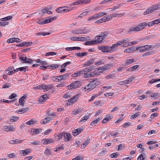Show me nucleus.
<instances>
[{"instance_id": "7c9ffc66", "label": "nucleus", "mask_w": 160, "mask_h": 160, "mask_svg": "<svg viewBox=\"0 0 160 160\" xmlns=\"http://www.w3.org/2000/svg\"><path fill=\"white\" fill-rule=\"evenodd\" d=\"M37 35L45 36L46 35H49L50 33L48 32H40L38 33H36Z\"/></svg>"}, {"instance_id": "37998d69", "label": "nucleus", "mask_w": 160, "mask_h": 160, "mask_svg": "<svg viewBox=\"0 0 160 160\" xmlns=\"http://www.w3.org/2000/svg\"><path fill=\"white\" fill-rule=\"evenodd\" d=\"M121 4H118L111 8L112 11L115 10L116 9H118L121 7Z\"/></svg>"}, {"instance_id": "e433bc0d", "label": "nucleus", "mask_w": 160, "mask_h": 160, "mask_svg": "<svg viewBox=\"0 0 160 160\" xmlns=\"http://www.w3.org/2000/svg\"><path fill=\"white\" fill-rule=\"evenodd\" d=\"M81 74H82V73L81 71L75 73L74 74H73L72 76V77H78Z\"/></svg>"}, {"instance_id": "aec40b11", "label": "nucleus", "mask_w": 160, "mask_h": 160, "mask_svg": "<svg viewBox=\"0 0 160 160\" xmlns=\"http://www.w3.org/2000/svg\"><path fill=\"white\" fill-rule=\"evenodd\" d=\"M83 74H84V75L83 76V77L84 78H86L93 77H94V73L88 72H86V73H84Z\"/></svg>"}, {"instance_id": "ea45409f", "label": "nucleus", "mask_w": 160, "mask_h": 160, "mask_svg": "<svg viewBox=\"0 0 160 160\" xmlns=\"http://www.w3.org/2000/svg\"><path fill=\"white\" fill-rule=\"evenodd\" d=\"M151 10L152 12L158 10L157 8V6H156L155 4H154L151 7H149Z\"/></svg>"}, {"instance_id": "412c9836", "label": "nucleus", "mask_w": 160, "mask_h": 160, "mask_svg": "<svg viewBox=\"0 0 160 160\" xmlns=\"http://www.w3.org/2000/svg\"><path fill=\"white\" fill-rule=\"evenodd\" d=\"M112 117L109 115H107L105 118L102 120V122L103 123H105L108 121L111 120Z\"/></svg>"}, {"instance_id": "c756f323", "label": "nucleus", "mask_w": 160, "mask_h": 160, "mask_svg": "<svg viewBox=\"0 0 160 160\" xmlns=\"http://www.w3.org/2000/svg\"><path fill=\"white\" fill-rule=\"evenodd\" d=\"M90 116V115L88 114V115H86L83 117L81 120L79 121V123H81V122H85L89 118Z\"/></svg>"}, {"instance_id": "8fccbe9b", "label": "nucleus", "mask_w": 160, "mask_h": 160, "mask_svg": "<svg viewBox=\"0 0 160 160\" xmlns=\"http://www.w3.org/2000/svg\"><path fill=\"white\" fill-rule=\"evenodd\" d=\"M96 44L94 40L88 41L85 43L86 45H92Z\"/></svg>"}, {"instance_id": "f3484780", "label": "nucleus", "mask_w": 160, "mask_h": 160, "mask_svg": "<svg viewBox=\"0 0 160 160\" xmlns=\"http://www.w3.org/2000/svg\"><path fill=\"white\" fill-rule=\"evenodd\" d=\"M22 140L18 139H15L13 140H11L9 141V143L12 144L21 143L22 142Z\"/></svg>"}, {"instance_id": "4be33fe9", "label": "nucleus", "mask_w": 160, "mask_h": 160, "mask_svg": "<svg viewBox=\"0 0 160 160\" xmlns=\"http://www.w3.org/2000/svg\"><path fill=\"white\" fill-rule=\"evenodd\" d=\"M94 62V59H92L88 61V62H86L84 64L83 66V67H85L87 66H89L91 65Z\"/></svg>"}, {"instance_id": "49530a36", "label": "nucleus", "mask_w": 160, "mask_h": 160, "mask_svg": "<svg viewBox=\"0 0 160 160\" xmlns=\"http://www.w3.org/2000/svg\"><path fill=\"white\" fill-rule=\"evenodd\" d=\"M66 8H64L65 9H63V12H69V11H71L72 9V8H68L67 7H66Z\"/></svg>"}, {"instance_id": "39448f33", "label": "nucleus", "mask_w": 160, "mask_h": 160, "mask_svg": "<svg viewBox=\"0 0 160 160\" xmlns=\"http://www.w3.org/2000/svg\"><path fill=\"white\" fill-rule=\"evenodd\" d=\"M81 86V82L79 81H76L67 86V89L70 90L79 88Z\"/></svg>"}, {"instance_id": "423d86ee", "label": "nucleus", "mask_w": 160, "mask_h": 160, "mask_svg": "<svg viewBox=\"0 0 160 160\" xmlns=\"http://www.w3.org/2000/svg\"><path fill=\"white\" fill-rule=\"evenodd\" d=\"M19 59L21 60L22 62L23 63H29L30 64H32L33 63V60L29 58H27L24 55L22 57H20Z\"/></svg>"}, {"instance_id": "72a5a7b5", "label": "nucleus", "mask_w": 160, "mask_h": 160, "mask_svg": "<svg viewBox=\"0 0 160 160\" xmlns=\"http://www.w3.org/2000/svg\"><path fill=\"white\" fill-rule=\"evenodd\" d=\"M91 11H87L84 12L80 14L78 17L79 18H82L84 16H85L87 15L89 13H90Z\"/></svg>"}, {"instance_id": "a18cd8bd", "label": "nucleus", "mask_w": 160, "mask_h": 160, "mask_svg": "<svg viewBox=\"0 0 160 160\" xmlns=\"http://www.w3.org/2000/svg\"><path fill=\"white\" fill-rule=\"evenodd\" d=\"M58 77H59V76H54L52 77V80L54 82H59V81H61V80H60V79L58 78Z\"/></svg>"}, {"instance_id": "3c124183", "label": "nucleus", "mask_w": 160, "mask_h": 160, "mask_svg": "<svg viewBox=\"0 0 160 160\" xmlns=\"http://www.w3.org/2000/svg\"><path fill=\"white\" fill-rule=\"evenodd\" d=\"M51 152V150L48 148H47L46 149L44 153L46 154V155H48L49 154H50Z\"/></svg>"}, {"instance_id": "5701e85b", "label": "nucleus", "mask_w": 160, "mask_h": 160, "mask_svg": "<svg viewBox=\"0 0 160 160\" xmlns=\"http://www.w3.org/2000/svg\"><path fill=\"white\" fill-rule=\"evenodd\" d=\"M92 69L93 68L92 66H90L89 67L83 69L81 71L82 73V74H83L84 73H86V72H89L92 70Z\"/></svg>"}, {"instance_id": "69168bd1", "label": "nucleus", "mask_w": 160, "mask_h": 160, "mask_svg": "<svg viewBox=\"0 0 160 160\" xmlns=\"http://www.w3.org/2000/svg\"><path fill=\"white\" fill-rule=\"evenodd\" d=\"M119 154L117 153H113L111 155V158H117Z\"/></svg>"}, {"instance_id": "bf43d9fd", "label": "nucleus", "mask_w": 160, "mask_h": 160, "mask_svg": "<svg viewBox=\"0 0 160 160\" xmlns=\"http://www.w3.org/2000/svg\"><path fill=\"white\" fill-rule=\"evenodd\" d=\"M115 77V76L113 74L108 75L106 76V78L108 79L114 78Z\"/></svg>"}, {"instance_id": "9d476101", "label": "nucleus", "mask_w": 160, "mask_h": 160, "mask_svg": "<svg viewBox=\"0 0 160 160\" xmlns=\"http://www.w3.org/2000/svg\"><path fill=\"white\" fill-rule=\"evenodd\" d=\"M80 95H81L79 93L76 94L72 98L68 100V102L71 103H72L74 102H75Z\"/></svg>"}, {"instance_id": "864d4df0", "label": "nucleus", "mask_w": 160, "mask_h": 160, "mask_svg": "<svg viewBox=\"0 0 160 160\" xmlns=\"http://www.w3.org/2000/svg\"><path fill=\"white\" fill-rule=\"evenodd\" d=\"M105 17L106 21H108L109 20L112 19V16L111 14L106 15L105 16Z\"/></svg>"}, {"instance_id": "6e6d98bb", "label": "nucleus", "mask_w": 160, "mask_h": 160, "mask_svg": "<svg viewBox=\"0 0 160 160\" xmlns=\"http://www.w3.org/2000/svg\"><path fill=\"white\" fill-rule=\"evenodd\" d=\"M140 115V114H139V113H137L135 114L132 115L131 117H130V119H133L138 116H139Z\"/></svg>"}, {"instance_id": "338daca9", "label": "nucleus", "mask_w": 160, "mask_h": 160, "mask_svg": "<svg viewBox=\"0 0 160 160\" xmlns=\"http://www.w3.org/2000/svg\"><path fill=\"white\" fill-rule=\"evenodd\" d=\"M145 158V157H144V156L142 154H141L138 158L137 159L138 160H144Z\"/></svg>"}, {"instance_id": "0eeeda50", "label": "nucleus", "mask_w": 160, "mask_h": 160, "mask_svg": "<svg viewBox=\"0 0 160 160\" xmlns=\"http://www.w3.org/2000/svg\"><path fill=\"white\" fill-rule=\"evenodd\" d=\"M70 39L73 41H86L87 38L84 37H74L71 38Z\"/></svg>"}, {"instance_id": "20e7f679", "label": "nucleus", "mask_w": 160, "mask_h": 160, "mask_svg": "<svg viewBox=\"0 0 160 160\" xmlns=\"http://www.w3.org/2000/svg\"><path fill=\"white\" fill-rule=\"evenodd\" d=\"M147 26V23L145 22H142L137 26V27L131 28L130 31H128V33H130L132 31H140L144 28Z\"/></svg>"}, {"instance_id": "5fc2aeb1", "label": "nucleus", "mask_w": 160, "mask_h": 160, "mask_svg": "<svg viewBox=\"0 0 160 160\" xmlns=\"http://www.w3.org/2000/svg\"><path fill=\"white\" fill-rule=\"evenodd\" d=\"M57 54V53L54 52H49L46 53V55H51L53 56Z\"/></svg>"}, {"instance_id": "c85d7f7f", "label": "nucleus", "mask_w": 160, "mask_h": 160, "mask_svg": "<svg viewBox=\"0 0 160 160\" xmlns=\"http://www.w3.org/2000/svg\"><path fill=\"white\" fill-rule=\"evenodd\" d=\"M103 72L104 71H102V68H101L100 67L98 68L97 70H95V71L94 72V75H99V73Z\"/></svg>"}, {"instance_id": "f8f14e48", "label": "nucleus", "mask_w": 160, "mask_h": 160, "mask_svg": "<svg viewBox=\"0 0 160 160\" xmlns=\"http://www.w3.org/2000/svg\"><path fill=\"white\" fill-rule=\"evenodd\" d=\"M114 66V65L112 63L107 64L105 65L104 66L101 67V68L102 69V71H104L107 70H108L109 69L111 68V67H112Z\"/></svg>"}, {"instance_id": "79ce46f5", "label": "nucleus", "mask_w": 160, "mask_h": 160, "mask_svg": "<svg viewBox=\"0 0 160 160\" xmlns=\"http://www.w3.org/2000/svg\"><path fill=\"white\" fill-rule=\"evenodd\" d=\"M29 109V108L28 107L23 108V109H22L20 110H19L18 111H16V112H18V113H19V112H21L23 113H25L26 111H28Z\"/></svg>"}, {"instance_id": "2f4dec72", "label": "nucleus", "mask_w": 160, "mask_h": 160, "mask_svg": "<svg viewBox=\"0 0 160 160\" xmlns=\"http://www.w3.org/2000/svg\"><path fill=\"white\" fill-rule=\"evenodd\" d=\"M145 46H142L137 48L136 47V50H139V51L142 52H145Z\"/></svg>"}, {"instance_id": "6ab92c4d", "label": "nucleus", "mask_w": 160, "mask_h": 160, "mask_svg": "<svg viewBox=\"0 0 160 160\" xmlns=\"http://www.w3.org/2000/svg\"><path fill=\"white\" fill-rule=\"evenodd\" d=\"M71 32L72 33L74 34H82L84 33L83 31L79 28L73 30Z\"/></svg>"}, {"instance_id": "774afa93", "label": "nucleus", "mask_w": 160, "mask_h": 160, "mask_svg": "<svg viewBox=\"0 0 160 160\" xmlns=\"http://www.w3.org/2000/svg\"><path fill=\"white\" fill-rule=\"evenodd\" d=\"M83 158H82L80 156H77L76 158L73 159L72 160H83Z\"/></svg>"}, {"instance_id": "473e14b6", "label": "nucleus", "mask_w": 160, "mask_h": 160, "mask_svg": "<svg viewBox=\"0 0 160 160\" xmlns=\"http://www.w3.org/2000/svg\"><path fill=\"white\" fill-rule=\"evenodd\" d=\"M60 65L57 64H52L49 66H48V68L49 69H50L51 68H52V69H56L58 68Z\"/></svg>"}, {"instance_id": "4c0bfd02", "label": "nucleus", "mask_w": 160, "mask_h": 160, "mask_svg": "<svg viewBox=\"0 0 160 160\" xmlns=\"http://www.w3.org/2000/svg\"><path fill=\"white\" fill-rule=\"evenodd\" d=\"M98 18V17L97 15V14H94L93 15V16L89 17L88 18V21H90L92 20H93L94 19H96Z\"/></svg>"}, {"instance_id": "f03ea898", "label": "nucleus", "mask_w": 160, "mask_h": 160, "mask_svg": "<svg viewBox=\"0 0 160 160\" xmlns=\"http://www.w3.org/2000/svg\"><path fill=\"white\" fill-rule=\"evenodd\" d=\"M108 35V33L106 32H101L98 36H96L95 38V40H94L95 44L98 43H103V40Z\"/></svg>"}, {"instance_id": "b1692460", "label": "nucleus", "mask_w": 160, "mask_h": 160, "mask_svg": "<svg viewBox=\"0 0 160 160\" xmlns=\"http://www.w3.org/2000/svg\"><path fill=\"white\" fill-rule=\"evenodd\" d=\"M135 62V61L132 58L131 59H128L126 60L125 63H124V66H127L130 64H131L134 62Z\"/></svg>"}, {"instance_id": "dca6fc26", "label": "nucleus", "mask_w": 160, "mask_h": 160, "mask_svg": "<svg viewBox=\"0 0 160 160\" xmlns=\"http://www.w3.org/2000/svg\"><path fill=\"white\" fill-rule=\"evenodd\" d=\"M27 98V95H25L22 97L19 100V104L22 106H24L25 103L24 99H26Z\"/></svg>"}, {"instance_id": "ddd939ff", "label": "nucleus", "mask_w": 160, "mask_h": 160, "mask_svg": "<svg viewBox=\"0 0 160 160\" xmlns=\"http://www.w3.org/2000/svg\"><path fill=\"white\" fill-rule=\"evenodd\" d=\"M63 138L64 141L65 142H67L71 139L72 135L69 133L64 132Z\"/></svg>"}, {"instance_id": "052dcab7", "label": "nucleus", "mask_w": 160, "mask_h": 160, "mask_svg": "<svg viewBox=\"0 0 160 160\" xmlns=\"http://www.w3.org/2000/svg\"><path fill=\"white\" fill-rule=\"evenodd\" d=\"M9 22H0V26H5L8 25L9 24Z\"/></svg>"}, {"instance_id": "6e6552de", "label": "nucleus", "mask_w": 160, "mask_h": 160, "mask_svg": "<svg viewBox=\"0 0 160 160\" xmlns=\"http://www.w3.org/2000/svg\"><path fill=\"white\" fill-rule=\"evenodd\" d=\"M3 130L7 132L9 131H14L15 130L16 128L12 126H6L3 127Z\"/></svg>"}, {"instance_id": "9b49d317", "label": "nucleus", "mask_w": 160, "mask_h": 160, "mask_svg": "<svg viewBox=\"0 0 160 160\" xmlns=\"http://www.w3.org/2000/svg\"><path fill=\"white\" fill-rule=\"evenodd\" d=\"M84 130L83 127L74 130L72 132V133L74 136H76L79 134L80 133L82 132Z\"/></svg>"}, {"instance_id": "4d7b16f0", "label": "nucleus", "mask_w": 160, "mask_h": 160, "mask_svg": "<svg viewBox=\"0 0 160 160\" xmlns=\"http://www.w3.org/2000/svg\"><path fill=\"white\" fill-rule=\"evenodd\" d=\"M71 64V62H68L66 63H64L63 64H62L61 66V68H65L66 67V66L68 65L69 64Z\"/></svg>"}, {"instance_id": "603ef678", "label": "nucleus", "mask_w": 160, "mask_h": 160, "mask_svg": "<svg viewBox=\"0 0 160 160\" xmlns=\"http://www.w3.org/2000/svg\"><path fill=\"white\" fill-rule=\"evenodd\" d=\"M152 12L151 10H150L149 8L148 9H147L144 12L143 14L144 15H146L149 13H151Z\"/></svg>"}, {"instance_id": "4468645a", "label": "nucleus", "mask_w": 160, "mask_h": 160, "mask_svg": "<svg viewBox=\"0 0 160 160\" xmlns=\"http://www.w3.org/2000/svg\"><path fill=\"white\" fill-rule=\"evenodd\" d=\"M31 152L30 149H26L25 150H21L20 151V153L21 156H25L28 154L30 153Z\"/></svg>"}, {"instance_id": "0e129e2a", "label": "nucleus", "mask_w": 160, "mask_h": 160, "mask_svg": "<svg viewBox=\"0 0 160 160\" xmlns=\"http://www.w3.org/2000/svg\"><path fill=\"white\" fill-rule=\"evenodd\" d=\"M45 20H43L44 23V24L48 23L51 22L50 18H45Z\"/></svg>"}, {"instance_id": "cd10ccee", "label": "nucleus", "mask_w": 160, "mask_h": 160, "mask_svg": "<svg viewBox=\"0 0 160 160\" xmlns=\"http://www.w3.org/2000/svg\"><path fill=\"white\" fill-rule=\"evenodd\" d=\"M122 43L121 41H119L117 42L116 43L112 45L113 50H115V48L116 47H118L119 46L123 47Z\"/></svg>"}, {"instance_id": "393cba45", "label": "nucleus", "mask_w": 160, "mask_h": 160, "mask_svg": "<svg viewBox=\"0 0 160 160\" xmlns=\"http://www.w3.org/2000/svg\"><path fill=\"white\" fill-rule=\"evenodd\" d=\"M136 50V47H130L126 49L124 51L125 52L131 53Z\"/></svg>"}, {"instance_id": "f257e3e1", "label": "nucleus", "mask_w": 160, "mask_h": 160, "mask_svg": "<svg viewBox=\"0 0 160 160\" xmlns=\"http://www.w3.org/2000/svg\"><path fill=\"white\" fill-rule=\"evenodd\" d=\"M99 83L100 82L97 79H94L88 85H86L84 87L83 90H84L85 91H88V92L90 91L99 84Z\"/></svg>"}, {"instance_id": "c03bdc74", "label": "nucleus", "mask_w": 160, "mask_h": 160, "mask_svg": "<svg viewBox=\"0 0 160 160\" xmlns=\"http://www.w3.org/2000/svg\"><path fill=\"white\" fill-rule=\"evenodd\" d=\"M107 14V13L105 12H100L97 14V15L98 17V18H99L101 17H102L104 15H106Z\"/></svg>"}, {"instance_id": "58836bf2", "label": "nucleus", "mask_w": 160, "mask_h": 160, "mask_svg": "<svg viewBox=\"0 0 160 160\" xmlns=\"http://www.w3.org/2000/svg\"><path fill=\"white\" fill-rule=\"evenodd\" d=\"M33 42H22V44H23V47L25 46H29L32 44Z\"/></svg>"}, {"instance_id": "7ed1b4c3", "label": "nucleus", "mask_w": 160, "mask_h": 160, "mask_svg": "<svg viewBox=\"0 0 160 160\" xmlns=\"http://www.w3.org/2000/svg\"><path fill=\"white\" fill-rule=\"evenodd\" d=\"M98 49L105 53H112L115 51L113 50L112 46L111 47L109 46H101L98 47Z\"/></svg>"}, {"instance_id": "09e8293b", "label": "nucleus", "mask_w": 160, "mask_h": 160, "mask_svg": "<svg viewBox=\"0 0 160 160\" xmlns=\"http://www.w3.org/2000/svg\"><path fill=\"white\" fill-rule=\"evenodd\" d=\"M66 7H63L58 8L56 9V11L58 13H62L63 12V8Z\"/></svg>"}, {"instance_id": "a211bd4d", "label": "nucleus", "mask_w": 160, "mask_h": 160, "mask_svg": "<svg viewBox=\"0 0 160 160\" xmlns=\"http://www.w3.org/2000/svg\"><path fill=\"white\" fill-rule=\"evenodd\" d=\"M130 38H123L121 41L122 46L123 47H126L127 42L130 40Z\"/></svg>"}, {"instance_id": "c9c22d12", "label": "nucleus", "mask_w": 160, "mask_h": 160, "mask_svg": "<svg viewBox=\"0 0 160 160\" xmlns=\"http://www.w3.org/2000/svg\"><path fill=\"white\" fill-rule=\"evenodd\" d=\"M154 53V52L153 51H150V52H147L146 53H144L142 55L143 57H146L148 56H149L151 55L152 54Z\"/></svg>"}, {"instance_id": "e2e57ef3", "label": "nucleus", "mask_w": 160, "mask_h": 160, "mask_svg": "<svg viewBox=\"0 0 160 160\" xmlns=\"http://www.w3.org/2000/svg\"><path fill=\"white\" fill-rule=\"evenodd\" d=\"M64 145L63 144H62L61 146H59L56 148L57 149L56 151L57 150H63Z\"/></svg>"}, {"instance_id": "13d9d810", "label": "nucleus", "mask_w": 160, "mask_h": 160, "mask_svg": "<svg viewBox=\"0 0 160 160\" xmlns=\"http://www.w3.org/2000/svg\"><path fill=\"white\" fill-rule=\"evenodd\" d=\"M11 85L9 83H5L3 84V86L2 88H7L11 87Z\"/></svg>"}, {"instance_id": "a19ab883", "label": "nucleus", "mask_w": 160, "mask_h": 160, "mask_svg": "<svg viewBox=\"0 0 160 160\" xmlns=\"http://www.w3.org/2000/svg\"><path fill=\"white\" fill-rule=\"evenodd\" d=\"M10 120L12 122H15L19 119V118L18 117L12 116L11 117Z\"/></svg>"}, {"instance_id": "2eb2a0df", "label": "nucleus", "mask_w": 160, "mask_h": 160, "mask_svg": "<svg viewBox=\"0 0 160 160\" xmlns=\"http://www.w3.org/2000/svg\"><path fill=\"white\" fill-rule=\"evenodd\" d=\"M42 130V129L41 128L32 129L31 131V134L32 135L38 134Z\"/></svg>"}, {"instance_id": "f704fd0d", "label": "nucleus", "mask_w": 160, "mask_h": 160, "mask_svg": "<svg viewBox=\"0 0 160 160\" xmlns=\"http://www.w3.org/2000/svg\"><path fill=\"white\" fill-rule=\"evenodd\" d=\"M90 139H89L84 142L82 144V145H83V148L85 147L90 143Z\"/></svg>"}, {"instance_id": "bb28decb", "label": "nucleus", "mask_w": 160, "mask_h": 160, "mask_svg": "<svg viewBox=\"0 0 160 160\" xmlns=\"http://www.w3.org/2000/svg\"><path fill=\"white\" fill-rule=\"evenodd\" d=\"M88 52H78L76 53L75 55L78 57H83L84 56H87L88 54Z\"/></svg>"}, {"instance_id": "680f3d73", "label": "nucleus", "mask_w": 160, "mask_h": 160, "mask_svg": "<svg viewBox=\"0 0 160 160\" xmlns=\"http://www.w3.org/2000/svg\"><path fill=\"white\" fill-rule=\"evenodd\" d=\"M134 77H130L129 78H128L126 80L127 82L126 83H129L130 82L132 81L134 79Z\"/></svg>"}, {"instance_id": "a878e982", "label": "nucleus", "mask_w": 160, "mask_h": 160, "mask_svg": "<svg viewBox=\"0 0 160 160\" xmlns=\"http://www.w3.org/2000/svg\"><path fill=\"white\" fill-rule=\"evenodd\" d=\"M70 75V73H67L62 75H60L59 76L58 78H62L60 79V80L61 81L63 80H65L67 78V77H68Z\"/></svg>"}, {"instance_id": "1a4fd4ad", "label": "nucleus", "mask_w": 160, "mask_h": 160, "mask_svg": "<svg viewBox=\"0 0 160 160\" xmlns=\"http://www.w3.org/2000/svg\"><path fill=\"white\" fill-rule=\"evenodd\" d=\"M41 142L43 144L47 145L53 143L54 141L52 138L45 139L42 140Z\"/></svg>"}, {"instance_id": "de8ad7c7", "label": "nucleus", "mask_w": 160, "mask_h": 160, "mask_svg": "<svg viewBox=\"0 0 160 160\" xmlns=\"http://www.w3.org/2000/svg\"><path fill=\"white\" fill-rule=\"evenodd\" d=\"M91 1V0H80V2L81 4H85L89 3Z\"/></svg>"}]
</instances>
